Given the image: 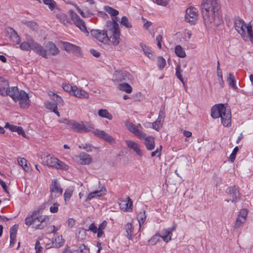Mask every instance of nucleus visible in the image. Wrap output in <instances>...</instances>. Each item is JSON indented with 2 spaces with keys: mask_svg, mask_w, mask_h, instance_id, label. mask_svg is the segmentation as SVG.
I'll return each instance as SVG.
<instances>
[{
  "mask_svg": "<svg viewBox=\"0 0 253 253\" xmlns=\"http://www.w3.org/2000/svg\"><path fill=\"white\" fill-rule=\"evenodd\" d=\"M201 10L206 25L217 27L222 22L219 0H202Z\"/></svg>",
  "mask_w": 253,
  "mask_h": 253,
  "instance_id": "nucleus-1",
  "label": "nucleus"
},
{
  "mask_svg": "<svg viewBox=\"0 0 253 253\" xmlns=\"http://www.w3.org/2000/svg\"><path fill=\"white\" fill-rule=\"evenodd\" d=\"M42 209L34 211L31 214L28 215L25 219V224L27 226L33 225V227L37 229H43L48 224L49 217L42 215Z\"/></svg>",
  "mask_w": 253,
  "mask_h": 253,
  "instance_id": "nucleus-2",
  "label": "nucleus"
},
{
  "mask_svg": "<svg viewBox=\"0 0 253 253\" xmlns=\"http://www.w3.org/2000/svg\"><path fill=\"white\" fill-rule=\"evenodd\" d=\"M91 35L99 42L104 43L111 42L114 45L116 46L120 43V38L116 37L114 38L115 34L105 25L103 30L92 29L90 31Z\"/></svg>",
  "mask_w": 253,
  "mask_h": 253,
  "instance_id": "nucleus-3",
  "label": "nucleus"
},
{
  "mask_svg": "<svg viewBox=\"0 0 253 253\" xmlns=\"http://www.w3.org/2000/svg\"><path fill=\"white\" fill-rule=\"evenodd\" d=\"M211 116L214 119L220 117L221 123L224 126L228 127L231 125L230 111L226 110L223 104L214 105L211 109Z\"/></svg>",
  "mask_w": 253,
  "mask_h": 253,
  "instance_id": "nucleus-4",
  "label": "nucleus"
},
{
  "mask_svg": "<svg viewBox=\"0 0 253 253\" xmlns=\"http://www.w3.org/2000/svg\"><path fill=\"white\" fill-rule=\"evenodd\" d=\"M21 50L30 51L33 50L38 54L45 58H48L47 51L40 44L35 42L30 36H26V41L22 42L20 45Z\"/></svg>",
  "mask_w": 253,
  "mask_h": 253,
  "instance_id": "nucleus-5",
  "label": "nucleus"
},
{
  "mask_svg": "<svg viewBox=\"0 0 253 253\" xmlns=\"http://www.w3.org/2000/svg\"><path fill=\"white\" fill-rule=\"evenodd\" d=\"M10 97L15 101H19V106L23 109H27L30 105V100L28 94L24 90H19L17 86L11 88Z\"/></svg>",
  "mask_w": 253,
  "mask_h": 253,
  "instance_id": "nucleus-6",
  "label": "nucleus"
},
{
  "mask_svg": "<svg viewBox=\"0 0 253 253\" xmlns=\"http://www.w3.org/2000/svg\"><path fill=\"white\" fill-rule=\"evenodd\" d=\"M70 128L75 132L79 133L88 132L91 131L93 127L91 125H84L83 122H77L73 120Z\"/></svg>",
  "mask_w": 253,
  "mask_h": 253,
  "instance_id": "nucleus-7",
  "label": "nucleus"
},
{
  "mask_svg": "<svg viewBox=\"0 0 253 253\" xmlns=\"http://www.w3.org/2000/svg\"><path fill=\"white\" fill-rule=\"evenodd\" d=\"M226 193L232 203L235 204L241 199V196L239 188L235 185L228 187L226 190Z\"/></svg>",
  "mask_w": 253,
  "mask_h": 253,
  "instance_id": "nucleus-8",
  "label": "nucleus"
},
{
  "mask_svg": "<svg viewBox=\"0 0 253 253\" xmlns=\"http://www.w3.org/2000/svg\"><path fill=\"white\" fill-rule=\"evenodd\" d=\"M198 11L194 7H190L186 10L185 20L191 25H195L198 18Z\"/></svg>",
  "mask_w": 253,
  "mask_h": 253,
  "instance_id": "nucleus-9",
  "label": "nucleus"
},
{
  "mask_svg": "<svg viewBox=\"0 0 253 253\" xmlns=\"http://www.w3.org/2000/svg\"><path fill=\"white\" fill-rule=\"evenodd\" d=\"M118 18L115 16L112 17V21H107L106 26L115 34L114 38H120V30L119 24L117 23Z\"/></svg>",
  "mask_w": 253,
  "mask_h": 253,
  "instance_id": "nucleus-10",
  "label": "nucleus"
},
{
  "mask_svg": "<svg viewBox=\"0 0 253 253\" xmlns=\"http://www.w3.org/2000/svg\"><path fill=\"white\" fill-rule=\"evenodd\" d=\"M71 18L77 27L79 28L82 32L86 33L87 35H88L89 32L86 29L85 22L76 13L73 11L71 12Z\"/></svg>",
  "mask_w": 253,
  "mask_h": 253,
  "instance_id": "nucleus-11",
  "label": "nucleus"
},
{
  "mask_svg": "<svg viewBox=\"0 0 253 253\" xmlns=\"http://www.w3.org/2000/svg\"><path fill=\"white\" fill-rule=\"evenodd\" d=\"M130 74L126 71H116L115 72L113 80L117 82H122L129 79Z\"/></svg>",
  "mask_w": 253,
  "mask_h": 253,
  "instance_id": "nucleus-12",
  "label": "nucleus"
},
{
  "mask_svg": "<svg viewBox=\"0 0 253 253\" xmlns=\"http://www.w3.org/2000/svg\"><path fill=\"white\" fill-rule=\"evenodd\" d=\"M233 20L236 31L242 36H244L246 35L245 30L244 28V26H246L244 21L239 17H235Z\"/></svg>",
  "mask_w": 253,
  "mask_h": 253,
  "instance_id": "nucleus-13",
  "label": "nucleus"
},
{
  "mask_svg": "<svg viewBox=\"0 0 253 253\" xmlns=\"http://www.w3.org/2000/svg\"><path fill=\"white\" fill-rule=\"evenodd\" d=\"M6 36L10 39V41L15 44H19L20 42V37L15 30L11 27L5 28Z\"/></svg>",
  "mask_w": 253,
  "mask_h": 253,
  "instance_id": "nucleus-14",
  "label": "nucleus"
},
{
  "mask_svg": "<svg viewBox=\"0 0 253 253\" xmlns=\"http://www.w3.org/2000/svg\"><path fill=\"white\" fill-rule=\"evenodd\" d=\"M50 191L51 192L50 198H53V193L55 192L58 194V196H60L62 194L63 190L60 184L57 182V180L54 179L52 180V182L50 185Z\"/></svg>",
  "mask_w": 253,
  "mask_h": 253,
  "instance_id": "nucleus-15",
  "label": "nucleus"
},
{
  "mask_svg": "<svg viewBox=\"0 0 253 253\" xmlns=\"http://www.w3.org/2000/svg\"><path fill=\"white\" fill-rule=\"evenodd\" d=\"M11 93V89L9 87L8 81L1 80V83L0 84V95L2 96L9 95L10 96Z\"/></svg>",
  "mask_w": 253,
  "mask_h": 253,
  "instance_id": "nucleus-16",
  "label": "nucleus"
},
{
  "mask_svg": "<svg viewBox=\"0 0 253 253\" xmlns=\"http://www.w3.org/2000/svg\"><path fill=\"white\" fill-rule=\"evenodd\" d=\"M63 45L64 49L68 53L72 52L76 54H79L81 53V48L80 46L68 42H64Z\"/></svg>",
  "mask_w": 253,
  "mask_h": 253,
  "instance_id": "nucleus-17",
  "label": "nucleus"
},
{
  "mask_svg": "<svg viewBox=\"0 0 253 253\" xmlns=\"http://www.w3.org/2000/svg\"><path fill=\"white\" fill-rule=\"evenodd\" d=\"M6 128H9L11 131L16 132L19 135H21L24 137H26L25 131L21 126L10 125L8 123H6L4 126Z\"/></svg>",
  "mask_w": 253,
  "mask_h": 253,
  "instance_id": "nucleus-18",
  "label": "nucleus"
},
{
  "mask_svg": "<svg viewBox=\"0 0 253 253\" xmlns=\"http://www.w3.org/2000/svg\"><path fill=\"white\" fill-rule=\"evenodd\" d=\"M126 143L127 146L132 149L139 156H142L143 153L140 148V146L136 142L131 140H126Z\"/></svg>",
  "mask_w": 253,
  "mask_h": 253,
  "instance_id": "nucleus-19",
  "label": "nucleus"
},
{
  "mask_svg": "<svg viewBox=\"0 0 253 253\" xmlns=\"http://www.w3.org/2000/svg\"><path fill=\"white\" fill-rule=\"evenodd\" d=\"M72 93L74 96L78 98H88L89 97V94L87 92L78 88L76 86H73Z\"/></svg>",
  "mask_w": 253,
  "mask_h": 253,
  "instance_id": "nucleus-20",
  "label": "nucleus"
},
{
  "mask_svg": "<svg viewBox=\"0 0 253 253\" xmlns=\"http://www.w3.org/2000/svg\"><path fill=\"white\" fill-rule=\"evenodd\" d=\"M144 144L148 150L151 151L155 148V138L153 136L145 137Z\"/></svg>",
  "mask_w": 253,
  "mask_h": 253,
  "instance_id": "nucleus-21",
  "label": "nucleus"
},
{
  "mask_svg": "<svg viewBox=\"0 0 253 253\" xmlns=\"http://www.w3.org/2000/svg\"><path fill=\"white\" fill-rule=\"evenodd\" d=\"M106 189L105 187H102L100 190H96L90 193L87 198L86 201L90 200L92 198L100 197L105 194Z\"/></svg>",
  "mask_w": 253,
  "mask_h": 253,
  "instance_id": "nucleus-22",
  "label": "nucleus"
},
{
  "mask_svg": "<svg viewBox=\"0 0 253 253\" xmlns=\"http://www.w3.org/2000/svg\"><path fill=\"white\" fill-rule=\"evenodd\" d=\"M48 95L51 97V98L54 101V103L57 104V106L59 105H60L61 106L64 105V103L62 99V98L61 96L51 91L48 92Z\"/></svg>",
  "mask_w": 253,
  "mask_h": 253,
  "instance_id": "nucleus-23",
  "label": "nucleus"
},
{
  "mask_svg": "<svg viewBox=\"0 0 253 253\" xmlns=\"http://www.w3.org/2000/svg\"><path fill=\"white\" fill-rule=\"evenodd\" d=\"M46 47L49 52L53 56L57 55L59 52L58 48L56 45L52 42H48L46 45Z\"/></svg>",
  "mask_w": 253,
  "mask_h": 253,
  "instance_id": "nucleus-24",
  "label": "nucleus"
},
{
  "mask_svg": "<svg viewBox=\"0 0 253 253\" xmlns=\"http://www.w3.org/2000/svg\"><path fill=\"white\" fill-rule=\"evenodd\" d=\"M80 163L82 165H88L91 161V158L90 155L83 152L79 155Z\"/></svg>",
  "mask_w": 253,
  "mask_h": 253,
  "instance_id": "nucleus-25",
  "label": "nucleus"
},
{
  "mask_svg": "<svg viewBox=\"0 0 253 253\" xmlns=\"http://www.w3.org/2000/svg\"><path fill=\"white\" fill-rule=\"evenodd\" d=\"M227 82L229 85L234 89H237L238 87L236 85V79L234 76L231 73L228 74L227 78Z\"/></svg>",
  "mask_w": 253,
  "mask_h": 253,
  "instance_id": "nucleus-26",
  "label": "nucleus"
},
{
  "mask_svg": "<svg viewBox=\"0 0 253 253\" xmlns=\"http://www.w3.org/2000/svg\"><path fill=\"white\" fill-rule=\"evenodd\" d=\"M124 230H125L126 233V236L128 238V239L131 240V235L133 230L132 225L130 223H127L124 227Z\"/></svg>",
  "mask_w": 253,
  "mask_h": 253,
  "instance_id": "nucleus-27",
  "label": "nucleus"
},
{
  "mask_svg": "<svg viewBox=\"0 0 253 253\" xmlns=\"http://www.w3.org/2000/svg\"><path fill=\"white\" fill-rule=\"evenodd\" d=\"M140 46L145 55L148 57L150 59L153 58L152 51L149 46L142 43L140 44Z\"/></svg>",
  "mask_w": 253,
  "mask_h": 253,
  "instance_id": "nucleus-28",
  "label": "nucleus"
},
{
  "mask_svg": "<svg viewBox=\"0 0 253 253\" xmlns=\"http://www.w3.org/2000/svg\"><path fill=\"white\" fill-rule=\"evenodd\" d=\"M98 115L102 118H105L109 120L113 119V116L106 109H100L98 112Z\"/></svg>",
  "mask_w": 253,
  "mask_h": 253,
  "instance_id": "nucleus-29",
  "label": "nucleus"
},
{
  "mask_svg": "<svg viewBox=\"0 0 253 253\" xmlns=\"http://www.w3.org/2000/svg\"><path fill=\"white\" fill-rule=\"evenodd\" d=\"M146 218V213L145 211H140L137 215V219L139 222V226L141 227L145 221Z\"/></svg>",
  "mask_w": 253,
  "mask_h": 253,
  "instance_id": "nucleus-30",
  "label": "nucleus"
},
{
  "mask_svg": "<svg viewBox=\"0 0 253 253\" xmlns=\"http://www.w3.org/2000/svg\"><path fill=\"white\" fill-rule=\"evenodd\" d=\"M58 19L64 25L70 23V20L67 15L64 13H60L56 15Z\"/></svg>",
  "mask_w": 253,
  "mask_h": 253,
  "instance_id": "nucleus-31",
  "label": "nucleus"
},
{
  "mask_svg": "<svg viewBox=\"0 0 253 253\" xmlns=\"http://www.w3.org/2000/svg\"><path fill=\"white\" fill-rule=\"evenodd\" d=\"M175 53L176 55L181 58H184L186 56V53L181 47V46L178 45L175 47Z\"/></svg>",
  "mask_w": 253,
  "mask_h": 253,
  "instance_id": "nucleus-32",
  "label": "nucleus"
},
{
  "mask_svg": "<svg viewBox=\"0 0 253 253\" xmlns=\"http://www.w3.org/2000/svg\"><path fill=\"white\" fill-rule=\"evenodd\" d=\"M64 243V240L62 239V236H58L55 239L54 241H52V246L53 247L58 248L62 246Z\"/></svg>",
  "mask_w": 253,
  "mask_h": 253,
  "instance_id": "nucleus-33",
  "label": "nucleus"
},
{
  "mask_svg": "<svg viewBox=\"0 0 253 253\" xmlns=\"http://www.w3.org/2000/svg\"><path fill=\"white\" fill-rule=\"evenodd\" d=\"M73 191L74 190L73 187H68L66 189L64 194V200L66 203L70 200L73 194Z\"/></svg>",
  "mask_w": 253,
  "mask_h": 253,
  "instance_id": "nucleus-34",
  "label": "nucleus"
},
{
  "mask_svg": "<svg viewBox=\"0 0 253 253\" xmlns=\"http://www.w3.org/2000/svg\"><path fill=\"white\" fill-rule=\"evenodd\" d=\"M58 162V159L55 157L48 158L46 160L47 165L49 167L55 168L57 163Z\"/></svg>",
  "mask_w": 253,
  "mask_h": 253,
  "instance_id": "nucleus-35",
  "label": "nucleus"
},
{
  "mask_svg": "<svg viewBox=\"0 0 253 253\" xmlns=\"http://www.w3.org/2000/svg\"><path fill=\"white\" fill-rule=\"evenodd\" d=\"M164 120H162V118L158 117L156 121L152 123V127L156 130H159L160 127L162 126V123Z\"/></svg>",
  "mask_w": 253,
  "mask_h": 253,
  "instance_id": "nucleus-36",
  "label": "nucleus"
},
{
  "mask_svg": "<svg viewBox=\"0 0 253 253\" xmlns=\"http://www.w3.org/2000/svg\"><path fill=\"white\" fill-rule=\"evenodd\" d=\"M120 89L125 91L127 93H130L132 91L131 86L127 83H123L120 84Z\"/></svg>",
  "mask_w": 253,
  "mask_h": 253,
  "instance_id": "nucleus-37",
  "label": "nucleus"
},
{
  "mask_svg": "<svg viewBox=\"0 0 253 253\" xmlns=\"http://www.w3.org/2000/svg\"><path fill=\"white\" fill-rule=\"evenodd\" d=\"M44 4L48 6L49 8L51 10H53L54 8H57L56 2L54 0H42Z\"/></svg>",
  "mask_w": 253,
  "mask_h": 253,
  "instance_id": "nucleus-38",
  "label": "nucleus"
},
{
  "mask_svg": "<svg viewBox=\"0 0 253 253\" xmlns=\"http://www.w3.org/2000/svg\"><path fill=\"white\" fill-rule=\"evenodd\" d=\"M104 10L112 16H115L119 14V11L109 6H105Z\"/></svg>",
  "mask_w": 253,
  "mask_h": 253,
  "instance_id": "nucleus-39",
  "label": "nucleus"
},
{
  "mask_svg": "<svg viewBox=\"0 0 253 253\" xmlns=\"http://www.w3.org/2000/svg\"><path fill=\"white\" fill-rule=\"evenodd\" d=\"M120 23L126 28L130 29L132 28V25L129 22L128 18L126 16L122 17Z\"/></svg>",
  "mask_w": 253,
  "mask_h": 253,
  "instance_id": "nucleus-40",
  "label": "nucleus"
},
{
  "mask_svg": "<svg viewBox=\"0 0 253 253\" xmlns=\"http://www.w3.org/2000/svg\"><path fill=\"white\" fill-rule=\"evenodd\" d=\"M55 168L57 169L67 170L68 169L69 167H68V165H67L64 163H63V162L60 161L58 159V162L56 164Z\"/></svg>",
  "mask_w": 253,
  "mask_h": 253,
  "instance_id": "nucleus-41",
  "label": "nucleus"
},
{
  "mask_svg": "<svg viewBox=\"0 0 253 253\" xmlns=\"http://www.w3.org/2000/svg\"><path fill=\"white\" fill-rule=\"evenodd\" d=\"M175 226H174L173 227L169 228L168 229H164L163 230V234L166 236L169 237V240H171L172 232L175 230Z\"/></svg>",
  "mask_w": 253,
  "mask_h": 253,
  "instance_id": "nucleus-42",
  "label": "nucleus"
},
{
  "mask_svg": "<svg viewBox=\"0 0 253 253\" xmlns=\"http://www.w3.org/2000/svg\"><path fill=\"white\" fill-rule=\"evenodd\" d=\"M76 253H89V249L84 244L81 245V246L78 250L76 251Z\"/></svg>",
  "mask_w": 253,
  "mask_h": 253,
  "instance_id": "nucleus-43",
  "label": "nucleus"
},
{
  "mask_svg": "<svg viewBox=\"0 0 253 253\" xmlns=\"http://www.w3.org/2000/svg\"><path fill=\"white\" fill-rule=\"evenodd\" d=\"M166 65L165 59L162 57H159L158 59V65L160 70H162Z\"/></svg>",
  "mask_w": 253,
  "mask_h": 253,
  "instance_id": "nucleus-44",
  "label": "nucleus"
},
{
  "mask_svg": "<svg viewBox=\"0 0 253 253\" xmlns=\"http://www.w3.org/2000/svg\"><path fill=\"white\" fill-rule=\"evenodd\" d=\"M127 202H126L125 204H124V206H125V207H121V208L122 209H125L126 210L128 209V210H129V209H131L132 210V201H131V200L128 197L127 198ZM123 205V204H121V206H122Z\"/></svg>",
  "mask_w": 253,
  "mask_h": 253,
  "instance_id": "nucleus-45",
  "label": "nucleus"
},
{
  "mask_svg": "<svg viewBox=\"0 0 253 253\" xmlns=\"http://www.w3.org/2000/svg\"><path fill=\"white\" fill-rule=\"evenodd\" d=\"M162 148V146L160 145V147L159 148H157L155 151L151 152V157H153L155 156H157V157H160L161 155Z\"/></svg>",
  "mask_w": 253,
  "mask_h": 253,
  "instance_id": "nucleus-46",
  "label": "nucleus"
},
{
  "mask_svg": "<svg viewBox=\"0 0 253 253\" xmlns=\"http://www.w3.org/2000/svg\"><path fill=\"white\" fill-rule=\"evenodd\" d=\"M45 107L46 109L53 111L54 109H57V104L50 102H47L45 103Z\"/></svg>",
  "mask_w": 253,
  "mask_h": 253,
  "instance_id": "nucleus-47",
  "label": "nucleus"
},
{
  "mask_svg": "<svg viewBox=\"0 0 253 253\" xmlns=\"http://www.w3.org/2000/svg\"><path fill=\"white\" fill-rule=\"evenodd\" d=\"M18 228V225L15 224L12 226L10 230V236L16 237V233Z\"/></svg>",
  "mask_w": 253,
  "mask_h": 253,
  "instance_id": "nucleus-48",
  "label": "nucleus"
},
{
  "mask_svg": "<svg viewBox=\"0 0 253 253\" xmlns=\"http://www.w3.org/2000/svg\"><path fill=\"white\" fill-rule=\"evenodd\" d=\"M127 128L131 132L134 133L137 130V127L132 123H127L126 124Z\"/></svg>",
  "mask_w": 253,
  "mask_h": 253,
  "instance_id": "nucleus-49",
  "label": "nucleus"
},
{
  "mask_svg": "<svg viewBox=\"0 0 253 253\" xmlns=\"http://www.w3.org/2000/svg\"><path fill=\"white\" fill-rule=\"evenodd\" d=\"M245 221L246 220H245L244 218H241L237 217L234 225L235 228H237L240 227L245 222Z\"/></svg>",
  "mask_w": 253,
  "mask_h": 253,
  "instance_id": "nucleus-50",
  "label": "nucleus"
},
{
  "mask_svg": "<svg viewBox=\"0 0 253 253\" xmlns=\"http://www.w3.org/2000/svg\"><path fill=\"white\" fill-rule=\"evenodd\" d=\"M238 151L239 148L238 146H236L234 148L232 153L230 156V160L231 162H233L234 161L236 158V154L238 152Z\"/></svg>",
  "mask_w": 253,
  "mask_h": 253,
  "instance_id": "nucleus-51",
  "label": "nucleus"
},
{
  "mask_svg": "<svg viewBox=\"0 0 253 253\" xmlns=\"http://www.w3.org/2000/svg\"><path fill=\"white\" fill-rule=\"evenodd\" d=\"M181 72L180 66L179 65L177 66L176 68V76L182 83H184L183 79L181 74Z\"/></svg>",
  "mask_w": 253,
  "mask_h": 253,
  "instance_id": "nucleus-52",
  "label": "nucleus"
},
{
  "mask_svg": "<svg viewBox=\"0 0 253 253\" xmlns=\"http://www.w3.org/2000/svg\"><path fill=\"white\" fill-rule=\"evenodd\" d=\"M93 134L95 136L100 138L103 139L104 134H106V132L103 130H99L98 129H96L93 131Z\"/></svg>",
  "mask_w": 253,
  "mask_h": 253,
  "instance_id": "nucleus-53",
  "label": "nucleus"
},
{
  "mask_svg": "<svg viewBox=\"0 0 253 253\" xmlns=\"http://www.w3.org/2000/svg\"><path fill=\"white\" fill-rule=\"evenodd\" d=\"M245 28H247V33L250 37L251 41L253 42V32L252 26L250 25H248L247 26H245Z\"/></svg>",
  "mask_w": 253,
  "mask_h": 253,
  "instance_id": "nucleus-54",
  "label": "nucleus"
},
{
  "mask_svg": "<svg viewBox=\"0 0 253 253\" xmlns=\"http://www.w3.org/2000/svg\"><path fill=\"white\" fill-rule=\"evenodd\" d=\"M27 26L33 31H36L38 30V25L36 23L33 21H29L27 23Z\"/></svg>",
  "mask_w": 253,
  "mask_h": 253,
  "instance_id": "nucleus-55",
  "label": "nucleus"
},
{
  "mask_svg": "<svg viewBox=\"0 0 253 253\" xmlns=\"http://www.w3.org/2000/svg\"><path fill=\"white\" fill-rule=\"evenodd\" d=\"M103 139L110 143H113L115 142L114 138L106 132V134H104V137Z\"/></svg>",
  "mask_w": 253,
  "mask_h": 253,
  "instance_id": "nucleus-56",
  "label": "nucleus"
},
{
  "mask_svg": "<svg viewBox=\"0 0 253 253\" xmlns=\"http://www.w3.org/2000/svg\"><path fill=\"white\" fill-rule=\"evenodd\" d=\"M59 204L58 203H54L50 208V211L52 213H56L58 211Z\"/></svg>",
  "mask_w": 253,
  "mask_h": 253,
  "instance_id": "nucleus-57",
  "label": "nucleus"
},
{
  "mask_svg": "<svg viewBox=\"0 0 253 253\" xmlns=\"http://www.w3.org/2000/svg\"><path fill=\"white\" fill-rule=\"evenodd\" d=\"M73 86H72L69 84H63V89L67 92L72 91V92L73 91Z\"/></svg>",
  "mask_w": 253,
  "mask_h": 253,
  "instance_id": "nucleus-58",
  "label": "nucleus"
},
{
  "mask_svg": "<svg viewBox=\"0 0 253 253\" xmlns=\"http://www.w3.org/2000/svg\"><path fill=\"white\" fill-rule=\"evenodd\" d=\"M134 134L139 137V138L140 139H145V137H147L145 133L141 130H138V129H137L136 131L134 133Z\"/></svg>",
  "mask_w": 253,
  "mask_h": 253,
  "instance_id": "nucleus-59",
  "label": "nucleus"
},
{
  "mask_svg": "<svg viewBox=\"0 0 253 253\" xmlns=\"http://www.w3.org/2000/svg\"><path fill=\"white\" fill-rule=\"evenodd\" d=\"M86 230L87 231H92L93 233H96L97 232L98 228L95 225V224L92 223L89 225L88 229Z\"/></svg>",
  "mask_w": 253,
  "mask_h": 253,
  "instance_id": "nucleus-60",
  "label": "nucleus"
},
{
  "mask_svg": "<svg viewBox=\"0 0 253 253\" xmlns=\"http://www.w3.org/2000/svg\"><path fill=\"white\" fill-rule=\"evenodd\" d=\"M247 216V210L246 209H243L240 211L238 217H240L241 218H244L245 220H246Z\"/></svg>",
  "mask_w": 253,
  "mask_h": 253,
  "instance_id": "nucleus-61",
  "label": "nucleus"
},
{
  "mask_svg": "<svg viewBox=\"0 0 253 253\" xmlns=\"http://www.w3.org/2000/svg\"><path fill=\"white\" fill-rule=\"evenodd\" d=\"M94 147L90 144H85L83 145V149L86 150L87 152H90L92 150Z\"/></svg>",
  "mask_w": 253,
  "mask_h": 253,
  "instance_id": "nucleus-62",
  "label": "nucleus"
},
{
  "mask_svg": "<svg viewBox=\"0 0 253 253\" xmlns=\"http://www.w3.org/2000/svg\"><path fill=\"white\" fill-rule=\"evenodd\" d=\"M43 249V248L40 246V243L39 241L36 242L35 244V250L36 251L37 253H40L42 252V250Z\"/></svg>",
  "mask_w": 253,
  "mask_h": 253,
  "instance_id": "nucleus-63",
  "label": "nucleus"
},
{
  "mask_svg": "<svg viewBox=\"0 0 253 253\" xmlns=\"http://www.w3.org/2000/svg\"><path fill=\"white\" fill-rule=\"evenodd\" d=\"M156 3L162 6H166L170 0H156Z\"/></svg>",
  "mask_w": 253,
  "mask_h": 253,
  "instance_id": "nucleus-64",
  "label": "nucleus"
}]
</instances>
